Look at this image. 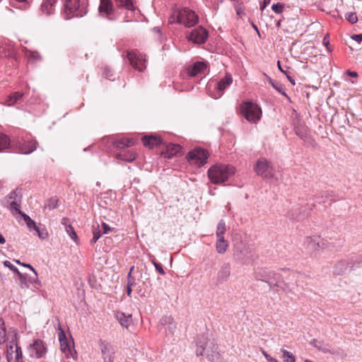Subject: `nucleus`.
I'll use <instances>...</instances> for the list:
<instances>
[{"label": "nucleus", "mask_w": 362, "mask_h": 362, "mask_svg": "<svg viewBox=\"0 0 362 362\" xmlns=\"http://www.w3.org/2000/svg\"><path fill=\"white\" fill-rule=\"evenodd\" d=\"M134 269V267H132L131 269H130V271L128 274V279H127V285L129 286H133L135 285V279L131 276V274H132V272Z\"/></svg>", "instance_id": "nucleus-47"}, {"label": "nucleus", "mask_w": 362, "mask_h": 362, "mask_svg": "<svg viewBox=\"0 0 362 362\" xmlns=\"http://www.w3.org/2000/svg\"><path fill=\"white\" fill-rule=\"evenodd\" d=\"M156 269L161 274V275H164L165 274L164 269H163L162 266L156 262L155 261H152Z\"/></svg>", "instance_id": "nucleus-50"}, {"label": "nucleus", "mask_w": 362, "mask_h": 362, "mask_svg": "<svg viewBox=\"0 0 362 362\" xmlns=\"http://www.w3.org/2000/svg\"><path fill=\"white\" fill-rule=\"evenodd\" d=\"M207 37L208 32L202 27L193 30L189 35V40L197 44L204 43Z\"/></svg>", "instance_id": "nucleus-13"}, {"label": "nucleus", "mask_w": 362, "mask_h": 362, "mask_svg": "<svg viewBox=\"0 0 362 362\" xmlns=\"http://www.w3.org/2000/svg\"><path fill=\"white\" fill-rule=\"evenodd\" d=\"M294 130L297 136H298L304 141H309L310 136L308 128L301 123L298 119L294 122Z\"/></svg>", "instance_id": "nucleus-16"}, {"label": "nucleus", "mask_w": 362, "mask_h": 362, "mask_svg": "<svg viewBox=\"0 0 362 362\" xmlns=\"http://www.w3.org/2000/svg\"><path fill=\"white\" fill-rule=\"evenodd\" d=\"M101 226L103 229V234L108 233L110 231H111V228L107 223L103 222Z\"/></svg>", "instance_id": "nucleus-52"}, {"label": "nucleus", "mask_w": 362, "mask_h": 362, "mask_svg": "<svg viewBox=\"0 0 362 362\" xmlns=\"http://www.w3.org/2000/svg\"><path fill=\"white\" fill-rule=\"evenodd\" d=\"M234 257L243 264H250L255 259V255L252 248L244 243H240L235 245Z\"/></svg>", "instance_id": "nucleus-8"}, {"label": "nucleus", "mask_w": 362, "mask_h": 362, "mask_svg": "<svg viewBox=\"0 0 362 362\" xmlns=\"http://www.w3.org/2000/svg\"><path fill=\"white\" fill-rule=\"evenodd\" d=\"M56 3L57 0H44L40 7L41 12L46 16L52 14Z\"/></svg>", "instance_id": "nucleus-22"}, {"label": "nucleus", "mask_w": 362, "mask_h": 362, "mask_svg": "<svg viewBox=\"0 0 362 362\" xmlns=\"http://www.w3.org/2000/svg\"><path fill=\"white\" fill-rule=\"evenodd\" d=\"M12 141L4 134L0 133V152L11 147Z\"/></svg>", "instance_id": "nucleus-31"}, {"label": "nucleus", "mask_w": 362, "mask_h": 362, "mask_svg": "<svg viewBox=\"0 0 362 362\" xmlns=\"http://www.w3.org/2000/svg\"><path fill=\"white\" fill-rule=\"evenodd\" d=\"M105 76L106 78L111 80L110 76H112V74H110V70H108V69L105 70Z\"/></svg>", "instance_id": "nucleus-60"}, {"label": "nucleus", "mask_w": 362, "mask_h": 362, "mask_svg": "<svg viewBox=\"0 0 362 362\" xmlns=\"http://www.w3.org/2000/svg\"><path fill=\"white\" fill-rule=\"evenodd\" d=\"M216 238H217V240H216V242H219V241H227L226 240H225V238H224V235L216 236Z\"/></svg>", "instance_id": "nucleus-63"}, {"label": "nucleus", "mask_w": 362, "mask_h": 362, "mask_svg": "<svg viewBox=\"0 0 362 362\" xmlns=\"http://www.w3.org/2000/svg\"><path fill=\"white\" fill-rule=\"evenodd\" d=\"M228 247V241H219L216 243V249L218 253L223 254L226 252Z\"/></svg>", "instance_id": "nucleus-38"}, {"label": "nucleus", "mask_w": 362, "mask_h": 362, "mask_svg": "<svg viewBox=\"0 0 362 362\" xmlns=\"http://www.w3.org/2000/svg\"><path fill=\"white\" fill-rule=\"evenodd\" d=\"M230 276V264L228 262H224L221 264L216 275V284H220L227 281Z\"/></svg>", "instance_id": "nucleus-14"}, {"label": "nucleus", "mask_w": 362, "mask_h": 362, "mask_svg": "<svg viewBox=\"0 0 362 362\" xmlns=\"http://www.w3.org/2000/svg\"><path fill=\"white\" fill-rule=\"evenodd\" d=\"M8 362H23V352L21 346H16L14 354L12 356H10Z\"/></svg>", "instance_id": "nucleus-33"}, {"label": "nucleus", "mask_w": 362, "mask_h": 362, "mask_svg": "<svg viewBox=\"0 0 362 362\" xmlns=\"http://www.w3.org/2000/svg\"><path fill=\"white\" fill-rule=\"evenodd\" d=\"M327 240L319 236H307L303 240V247L307 253L316 256L320 250L327 247Z\"/></svg>", "instance_id": "nucleus-7"}, {"label": "nucleus", "mask_w": 362, "mask_h": 362, "mask_svg": "<svg viewBox=\"0 0 362 362\" xmlns=\"http://www.w3.org/2000/svg\"><path fill=\"white\" fill-rule=\"evenodd\" d=\"M206 69V65L204 62H197L194 65L188 69V74L191 76H195L198 74L202 73Z\"/></svg>", "instance_id": "nucleus-24"}, {"label": "nucleus", "mask_w": 362, "mask_h": 362, "mask_svg": "<svg viewBox=\"0 0 362 362\" xmlns=\"http://www.w3.org/2000/svg\"><path fill=\"white\" fill-rule=\"evenodd\" d=\"M209 153L202 148H195L187 155V159L193 164L202 166L207 163Z\"/></svg>", "instance_id": "nucleus-10"}, {"label": "nucleus", "mask_w": 362, "mask_h": 362, "mask_svg": "<svg viewBox=\"0 0 362 362\" xmlns=\"http://www.w3.org/2000/svg\"><path fill=\"white\" fill-rule=\"evenodd\" d=\"M4 265L6 267H8V269H10L11 271H13V272L16 273L19 276L20 278H22L23 277V274L19 272V270L16 267H14L9 261L8 260H6L4 261Z\"/></svg>", "instance_id": "nucleus-42"}, {"label": "nucleus", "mask_w": 362, "mask_h": 362, "mask_svg": "<svg viewBox=\"0 0 362 362\" xmlns=\"http://www.w3.org/2000/svg\"><path fill=\"white\" fill-rule=\"evenodd\" d=\"M58 206V199L56 197H51L47 202L45 203L44 206V209L52 210L56 209Z\"/></svg>", "instance_id": "nucleus-37"}, {"label": "nucleus", "mask_w": 362, "mask_h": 362, "mask_svg": "<svg viewBox=\"0 0 362 362\" xmlns=\"http://www.w3.org/2000/svg\"><path fill=\"white\" fill-rule=\"evenodd\" d=\"M197 356H205L211 362H218L220 354L218 347L213 341H208L206 335H199L196 339Z\"/></svg>", "instance_id": "nucleus-1"}, {"label": "nucleus", "mask_w": 362, "mask_h": 362, "mask_svg": "<svg viewBox=\"0 0 362 362\" xmlns=\"http://www.w3.org/2000/svg\"><path fill=\"white\" fill-rule=\"evenodd\" d=\"M87 0H65V12L67 18L82 17L87 13Z\"/></svg>", "instance_id": "nucleus-6"}, {"label": "nucleus", "mask_w": 362, "mask_h": 362, "mask_svg": "<svg viewBox=\"0 0 362 362\" xmlns=\"http://www.w3.org/2000/svg\"><path fill=\"white\" fill-rule=\"evenodd\" d=\"M262 354H263V356L265 357L268 362H278V361L276 358L272 357L263 349L262 350Z\"/></svg>", "instance_id": "nucleus-49"}, {"label": "nucleus", "mask_w": 362, "mask_h": 362, "mask_svg": "<svg viewBox=\"0 0 362 362\" xmlns=\"http://www.w3.org/2000/svg\"><path fill=\"white\" fill-rule=\"evenodd\" d=\"M0 48L2 49V50L0 51V52L4 57H11L13 54V46L8 41V42L5 41L1 45Z\"/></svg>", "instance_id": "nucleus-32"}, {"label": "nucleus", "mask_w": 362, "mask_h": 362, "mask_svg": "<svg viewBox=\"0 0 362 362\" xmlns=\"http://www.w3.org/2000/svg\"><path fill=\"white\" fill-rule=\"evenodd\" d=\"M271 0H264L263 4L261 6V10H264V8L269 4Z\"/></svg>", "instance_id": "nucleus-59"}, {"label": "nucleus", "mask_w": 362, "mask_h": 362, "mask_svg": "<svg viewBox=\"0 0 362 362\" xmlns=\"http://www.w3.org/2000/svg\"><path fill=\"white\" fill-rule=\"evenodd\" d=\"M284 8V5L283 4H281V3L273 4L272 6V9L276 13H281L283 12Z\"/></svg>", "instance_id": "nucleus-45"}, {"label": "nucleus", "mask_w": 362, "mask_h": 362, "mask_svg": "<svg viewBox=\"0 0 362 362\" xmlns=\"http://www.w3.org/2000/svg\"><path fill=\"white\" fill-rule=\"evenodd\" d=\"M62 351L65 353L66 357H71L74 359H76L77 353L74 349V341H68L66 339L64 341L60 343Z\"/></svg>", "instance_id": "nucleus-17"}, {"label": "nucleus", "mask_w": 362, "mask_h": 362, "mask_svg": "<svg viewBox=\"0 0 362 362\" xmlns=\"http://www.w3.org/2000/svg\"><path fill=\"white\" fill-rule=\"evenodd\" d=\"M345 18L349 22H350L352 24L356 23L358 21V18L356 13H347L345 15Z\"/></svg>", "instance_id": "nucleus-44"}, {"label": "nucleus", "mask_w": 362, "mask_h": 362, "mask_svg": "<svg viewBox=\"0 0 362 362\" xmlns=\"http://www.w3.org/2000/svg\"><path fill=\"white\" fill-rule=\"evenodd\" d=\"M23 94L20 93L18 92H15L13 95L9 96L6 100V104L8 106L13 105L16 103H17L19 100H21L23 97Z\"/></svg>", "instance_id": "nucleus-35"}, {"label": "nucleus", "mask_w": 362, "mask_h": 362, "mask_svg": "<svg viewBox=\"0 0 362 362\" xmlns=\"http://www.w3.org/2000/svg\"><path fill=\"white\" fill-rule=\"evenodd\" d=\"M5 243H6L5 238H4V236L1 234H0V243L4 244Z\"/></svg>", "instance_id": "nucleus-64"}, {"label": "nucleus", "mask_w": 362, "mask_h": 362, "mask_svg": "<svg viewBox=\"0 0 362 362\" xmlns=\"http://www.w3.org/2000/svg\"><path fill=\"white\" fill-rule=\"evenodd\" d=\"M22 265L25 267H28L29 269H30L35 274V276L37 275L36 271L35 270V269L29 264H25V263H23Z\"/></svg>", "instance_id": "nucleus-57"}, {"label": "nucleus", "mask_w": 362, "mask_h": 362, "mask_svg": "<svg viewBox=\"0 0 362 362\" xmlns=\"http://www.w3.org/2000/svg\"><path fill=\"white\" fill-rule=\"evenodd\" d=\"M67 339H66V337L64 334V332H63L62 329H60V332L59 333V342H62V341H66Z\"/></svg>", "instance_id": "nucleus-53"}, {"label": "nucleus", "mask_w": 362, "mask_h": 362, "mask_svg": "<svg viewBox=\"0 0 362 362\" xmlns=\"http://www.w3.org/2000/svg\"><path fill=\"white\" fill-rule=\"evenodd\" d=\"M28 356L32 358H42L47 353V349L40 339H35L27 348Z\"/></svg>", "instance_id": "nucleus-11"}, {"label": "nucleus", "mask_w": 362, "mask_h": 362, "mask_svg": "<svg viewBox=\"0 0 362 362\" xmlns=\"http://www.w3.org/2000/svg\"><path fill=\"white\" fill-rule=\"evenodd\" d=\"M17 332L13 330V334L9 338V339L7 340L8 343L6 346V355L8 361V358H10V356H12L14 354L16 346H18L17 344Z\"/></svg>", "instance_id": "nucleus-19"}, {"label": "nucleus", "mask_w": 362, "mask_h": 362, "mask_svg": "<svg viewBox=\"0 0 362 362\" xmlns=\"http://www.w3.org/2000/svg\"><path fill=\"white\" fill-rule=\"evenodd\" d=\"M118 6L124 8L129 11L135 9L132 0H115Z\"/></svg>", "instance_id": "nucleus-34"}, {"label": "nucleus", "mask_w": 362, "mask_h": 362, "mask_svg": "<svg viewBox=\"0 0 362 362\" xmlns=\"http://www.w3.org/2000/svg\"><path fill=\"white\" fill-rule=\"evenodd\" d=\"M10 209L11 211H15L16 213L19 214L21 215H22V214H23L20 210V206L15 201H13L10 203Z\"/></svg>", "instance_id": "nucleus-46"}, {"label": "nucleus", "mask_w": 362, "mask_h": 362, "mask_svg": "<svg viewBox=\"0 0 362 362\" xmlns=\"http://www.w3.org/2000/svg\"><path fill=\"white\" fill-rule=\"evenodd\" d=\"M255 173L272 182L277 183L279 178L274 173V169L272 164L264 158H261L257 160L255 166Z\"/></svg>", "instance_id": "nucleus-5"}, {"label": "nucleus", "mask_w": 362, "mask_h": 362, "mask_svg": "<svg viewBox=\"0 0 362 362\" xmlns=\"http://www.w3.org/2000/svg\"><path fill=\"white\" fill-rule=\"evenodd\" d=\"M161 325L165 327L166 335H173L176 329V325L171 316H165L160 320Z\"/></svg>", "instance_id": "nucleus-18"}, {"label": "nucleus", "mask_w": 362, "mask_h": 362, "mask_svg": "<svg viewBox=\"0 0 362 362\" xmlns=\"http://www.w3.org/2000/svg\"><path fill=\"white\" fill-rule=\"evenodd\" d=\"M240 112L243 117L249 122L256 124L262 117V109L252 101L243 102L240 105Z\"/></svg>", "instance_id": "nucleus-4"}, {"label": "nucleus", "mask_w": 362, "mask_h": 362, "mask_svg": "<svg viewBox=\"0 0 362 362\" xmlns=\"http://www.w3.org/2000/svg\"><path fill=\"white\" fill-rule=\"evenodd\" d=\"M21 216L29 228H34L35 230H38V227L36 226L35 222L33 221L29 216L24 213L22 214Z\"/></svg>", "instance_id": "nucleus-40"}, {"label": "nucleus", "mask_w": 362, "mask_h": 362, "mask_svg": "<svg viewBox=\"0 0 362 362\" xmlns=\"http://www.w3.org/2000/svg\"><path fill=\"white\" fill-rule=\"evenodd\" d=\"M182 151V147L177 144H170L168 147V151L164 154L165 158L170 159L174 156H177Z\"/></svg>", "instance_id": "nucleus-28"}, {"label": "nucleus", "mask_w": 362, "mask_h": 362, "mask_svg": "<svg viewBox=\"0 0 362 362\" xmlns=\"http://www.w3.org/2000/svg\"><path fill=\"white\" fill-rule=\"evenodd\" d=\"M236 170L231 165L217 164L211 166L208 170V176L214 184H221L235 175Z\"/></svg>", "instance_id": "nucleus-2"}, {"label": "nucleus", "mask_w": 362, "mask_h": 362, "mask_svg": "<svg viewBox=\"0 0 362 362\" xmlns=\"http://www.w3.org/2000/svg\"><path fill=\"white\" fill-rule=\"evenodd\" d=\"M274 88L276 89L279 93H281L282 95H286L285 93V88L284 86L278 83L274 86Z\"/></svg>", "instance_id": "nucleus-48"}, {"label": "nucleus", "mask_w": 362, "mask_h": 362, "mask_svg": "<svg viewBox=\"0 0 362 362\" xmlns=\"http://www.w3.org/2000/svg\"><path fill=\"white\" fill-rule=\"evenodd\" d=\"M320 351H321L322 352H323L325 354H334V352L327 346H321V349H320Z\"/></svg>", "instance_id": "nucleus-54"}, {"label": "nucleus", "mask_w": 362, "mask_h": 362, "mask_svg": "<svg viewBox=\"0 0 362 362\" xmlns=\"http://www.w3.org/2000/svg\"><path fill=\"white\" fill-rule=\"evenodd\" d=\"M66 222V219L64 218L62 221V223L65 226L66 231L67 232V233H69L71 238L74 240L75 238H76V233L74 231L73 227L70 225H67Z\"/></svg>", "instance_id": "nucleus-41"}, {"label": "nucleus", "mask_w": 362, "mask_h": 362, "mask_svg": "<svg viewBox=\"0 0 362 362\" xmlns=\"http://www.w3.org/2000/svg\"><path fill=\"white\" fill-rule=\"evenodd\" d=\"M132 286H128V285H127V295H128L129 296L131 295L132 291Z\"/></svg>", "instance_id": "nucleus-62"}, {"label": "nucleus", "mask_w": 362, "mask_h": 362, "mask_svg": "<svg viewBox=\"0 0 362 362\" xmlns=\"http://www.w3.org/2000/svg\"><path fill=\"white\" fill-rule=\"evenodd\" d=\"M255 278L257 281H264L269 284H271L269 281L271 279V272L266 269H259L256 270L255 272Z\"/></svg>", "instance_id": "nucleus-23"}, {"label": "nucleus", "mask_w": 362, "mask_h": 362, "mask_svg": "<svg viewBox=\"0 0 362 362\" xmlns=\"http://www.w3.org/2000/svg\"><path fill=\"white\" fill-rule=\"evenodd\" d=\"M112 4L111 0H100L99 13L103 16L110 17L112 13Z\"/></svg>", "instance_id": "nucleus-21"}, {"label": "nucleus", "mask_w": 362, "mask_h": 362, "mask_svg": "<svg viewBox=\"0 0 362 362\" xmlns=\"http://www.w3.org/2000/svg\"><path fill=\"white\" fill-rule=\"evenodd\" d=\"M117 318L119 320L120 325L126 328L129 327L132 321V315H126L123 313H118L117 314Z\"/></svg>", "instance_id": "nucleus-30"}, {"label": "nucleus", "mask_w": 362, "mask_h": 362, "mask_svg": "<svg viewBox=\"0 0 362 362\" xmlns=\"http://www.w3.org/2000/svg\"><path fill=\"white\" fill-rule=\"evenodd\" d=\"M348 74L351 77H357L358 74L356 71H349Z\"/></svg>", "instance_id": "nucleus-61"}, {"label": "nucleus", "mask_w": 362, "mask_h": 362, "mask_svg": "<svg viewBox=\"0 0 362 362\" xmlns=\"http://www.w3.org/2000/svg\"><path fill=\"white\" fill-rule=\"evenodd\" d=\"M349 262L346 259L337 262L333 268L334 275H342L349 271Z\"/></svg>", "instance_id": "nucleus-20"}, {"label": "nucleus", "mask_w": 362, "mask_h": 362, "mask_svg": "<svg viewBox=\"0 0 362 362\" xmlns=\"http://www.w3.org/2000/svg\"><path fill=\"white\" fill-rule=\"evenodd\" d=\"M25 55L27 57H29V58L33 57L34 59H37V57H38L37 53H33L31 52H26Z\"/></svg>", "instance_id": "nucleus-56"}, {"label": "nucleus", "mask_w": 362, "mask_h": 362, "mask_svg": "<svg viewBox=\"0 0 362 362\" xmlns=\"http://www.w3.org/2000/svg\"><path fill=\"white\" fill-rule=\"evenodd\" d=\"M233 83V78L231 74L227 73L224 78L217 83L218 95L214 96V98H218L223 95V92Z\"/></svg>", "instance_id": "nucleus-15"}, {"label": "nucleus", "mask_w": 362, "mask_h": 362, "mask_svg": "<svg viewBox=\"0 0 362 362\" xmlns=\"http://www.w3.org/2000/svg\"><path fill=\"white\" fill-rule=\"evenodd\" d=\"M351 38L358 42H361L362 41V33L359 35H354Z\"/></svg>", "instance_id": "nucleus-55"}, {"label": "nucleus", "mask_w": 362, "mask_h": 362, "mask_svg": "<svg viewBox=\"0 0 362 362\" xmlns=\"http://www.w3.org/2000/svg\"><path fill=\"white\" fill-rule=\"evenodd\" d=\"M282 358L284 362H296L295 356L290 351L281 349Z\"/></svg>", "instance_id": "nucleus-36"}, {"label": "nucleus", "mask_w": 362, "mask_h": 362, "mask_svg": "<svg viewBox=\"0 0 362 362\" xmlns=\"http://www.w3.org/2000/svg\"><path fill=\"white\" fill-rule=\"evenodd\" d=\"M285 74L287 77V78L288 79V81L293 84V85H295V81L294 79L289 75V74L288 72H285Z\"/></svg>", "instance_id": "nucleus-58"}, {"label": "nucleus", "mask_w": 362, "mask_h": 362, "mask_svg": "<svg viewBox=\"0 0 362 362\" xmlns=\"http://www.w3.org/2000/svg\"><path fill=\"white\" fill-rule=\"evenodd\" d=\"M11 335L10 332L7 334L4 320L2 317H0V344L7 341Z\"/></svg>", "instance_id": "nucleus-27"}, {"label": "nucleus", "mask_w": 362, "mask_h": 362, "mask_svg": "<svg viewBox=\"0 0 362 362\" xmlns=\"http://www.w3.org/2000/svg\"><path fill=\"white\" fill-rule=\"evenodd\" d=\"M101 234L102 233L99 229V225H98L97 228H95L93 230V237L92 240H90V243L92 245L95 244L98 241V240L100 238Z\"/></svg>", "instance_id": "nucleus-43"}, {"label": "nucleus", "mask_w": 362, "mask_h": 362, "mask_svg": "<svg viewBox=\"0 0 362 362\" xmlns=\"http://www.w3.org/2000/svg\"><path fill=\"white\" fill-rule=\"evenodd\" d=\"M127 58L135 69L141 71L146 68V56L142 53L133 50L127 53Z\"/></svg>", "instance_id": "nucleus-12"}, {"label": "nucleus", "mask_w": 362, "mask_h": 362, "mask_svg": "<svg viewBox=\"0 0 362 362\" xmlns=\"http://www.w3.org/2000/svg\"><path fill=\"white\" fill-rule=\"evenodd\" d=\"M197 21L198 16L195 12L187 8L175 11L168 20L170 24L177 23L189 28L194 26Z\"/></svg>", "instance_id": "nucleus-3"}, {"label": "nucleus", "mask_w": 362, "mask_h": 362, "mask_svg": "<svg viewBox=\"0 0 362 362\" xmlns=\"http://www.w3.org/2000/svg\"><path fill=\"white\" fill-rule=\"evenodd\" d=\"M310 344L315 347L316 349H317L318 350H320L321 349V346H322V342L317 341V339H313L310 341Z\"/></svg>", "instance_id": "nucleus-51"}, {"label": "nucleus", "mask_w": 362, "mask_h": 362, "mask_svg": "<svg viewBox=\"0 0 362 362\" xmlns=\"http://www.w3.org/2000/svg\"><path fill=\"white\" fill-rule=\"evenodd\" d=\"M117 159L125 160L127 162H132L136 158V154L132 151H127L124 152H120L116 155Z\"/></svg>", "instance_id": "nucleus-29"}, {"label": "nucleus", "mask_w": 362, "mask_h": 362, "mask_svg": "<svg viewBox=\"0 0 362 362\" xmlns=\"http://www.w3.org/2000/svg\"><path fill=\"white\" fill-rule=\"evenodd\" d=\"M226 231V223L223 219H221L217 225L216 235V236L224 235Z\"/></svg>", "instance_id": "nucleus-39"}, {"label": "nucleus", "mask_w": 362, "mask_h": 362, "mask_svg": "<svg viewBox=\"0 0 362 362\" xmlns=\"http://www.w3.org/2000/svg\"><path fill=\"white\" fill-rule=\"evenodd\" d=\"M37 142L30 140V138L18 137L13 139L11 144V148L17 150L19 153L29 154L35 151Z\"/></svg>", "instance_id": "nucleus-9"}, {"label": "nucleus", "mask_w": 362, "mask_h": 362, "mask_svg": "<svg viewBox=\"0 0 362 362\" xmlns=\"http://www.w3.org/2000/svg\"><path fill=\"white\" fill-rule=\"evenodd\" d=\"M134 144V140L132 139L127 138H122L112 142L113 146L117 148H124L133 146Z\"/></svg>", "instance_id": "nucleus-26"}, {"label": "nucleus", "mask_w": 362, "mask_h": 362, "mask_svg": "<svg viewBox=\"0 0 362 362\" xmlns=\"http://www.w3.org/2000/svg\"><path fill=\"white\" fill-rule=\"evenodd\" d=\"M142 141L145 146L152 148L153 146L158 145L161 143V139L155 136H146L142 138Z\"/></svg>", "instance_id": "nucleus-25"}]
</instances>
